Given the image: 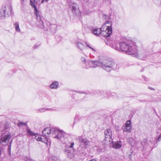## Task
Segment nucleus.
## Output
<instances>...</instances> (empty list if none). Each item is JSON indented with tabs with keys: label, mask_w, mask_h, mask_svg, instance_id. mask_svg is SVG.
Masks as SVG:
<instances>
[{
	"label": "nucleus",
	"mask_w": 161,
	"mask_h": 161,
	"mask_svg": "<svg viewBox=\"0 0 161 161\" xmlns=\"http://www.w3.org/2000/svg\"><path fill=\"white\" fill-rule=\"evenodd\" d=\"M88 65L86 64L85 66L87 69L91 67H96L100 66L108 72H110L113 69L115 65V63L112 59L103 57L99 59V62L97 61L89 60L87 61Z\"/></svg>",
	"instance_id": "f257e3e1"
},
{
	"label": "nucleus",
	"mask_w": 161,
	"mask_h": 161,
	"mask_svg": "<svg viewBox=\"0 0 161 161\" xmlns=\"http://www.w3.org/2000/svg\"><path fill=\"white\" fill-rule=\"evenodd\" d=\"M120 51L125 52L126 54L131 55L134 57L139 58L137 53V50L135 43L132 42L128 43L125 42H120L119 43Z\"/></svg>",
	"instance_id": "f03ea898"
},
{
	"label": "nucleus",
	"mask_w": 161,
	"mask_h": 161,
	"mask_svg": "<svg viewBox=\"0 0 161 161\" xmlns=\"http://www.w3.org/2000/svg\"><path fill=\"white\" fill-rule=\"evenodd\" d=\"M12 9V6L9 3L3 5L0 9V19L8 17L11 14Z\"/></svg>",
	"instance_id": "7ed1b4c3"
},
{
	"label": "nucleus",
	"mask_w": 161,
	"mask_h": 161,
	"mask_svg": "<svg viewBox=\"0 0 161 161\" xmlns=\"http://www.w3.org/2000/svg\"><path fill=\"white\" fill-rule=\"evenodd\" d=\"M74 144V142L71 143L69 146H65L64 150L65 154L67 155V157L69 159L73 158L75 155L73 147Z\"/></svg>",
	"instance_id": "20e7f679"
},
{
	"label": "nucleus",
	"mask_w": 161,
	"mask_h": 161,
	"mask_svg": "<svg viewBox=\"0 0 161 161\" xmlns=\"http://www.w3.org/2000/svg\"><path fill=\"white\" fill-rule=\"evenodd\" d=\"M105 24H106V25L108 24V25L105 29V27L103 28L101 32V35L104 37H108L111 35L112 32V23L111 21H108Z\"/></svg>",
	"instance_id": "39448f33"
},
{
	"label": "nucleus",
	"mask_w": 161,
	"mask_h": 161,
	"mask_svg": "<svg viewBox=\"0 0 161 161\" xmlns=\"http://www.w3.org/2000/svg\"><path fill=\"white\" fill-rule=\"evenodd\" d=\"M69 7L72 11L73 14L77 16L81 15V12L79 9V7L78 5L75 3L69 4Z\"/></svg>",
	"instance_id": "423d86ee"
},
{
	"label": "nucleus",
	"mask_w": 161,
	"mask_h": 161,
	"mask_svg": "<svg viewBox=\"0 0 161 161\" xmlns=\"http://www.w3.org/2000/svg\"><path fill=\"white\" fill-rule=\"evenodd\" d=\"M55 131H54L53 134V137L54 138L61 140L64 137L65 133L61 130H59L55 127Z\"/></svg>",
	"instance_id": "0eeeda50"
},
{
	"label": "nucleus",
	"mask_w": 161,
	"mask_h": 161,
	"mask_svg": "<svg viewBox=\"0 0 161 161\" xmlns=\"http://www.w3.org/2000/svg\"><path fill=\"white\" fill-rule=\"evenodd\" d=\"M11 137V136L9 134L2 136L0 139V144L2 146H6Z\"/></svg>",
	"instance_id": "6e6552de"
},
{
	"label": "nucleus",
	"mask_w": 161,
	"mask_h": 161,
	"mask_svg": "<svg viewBox=\"0 0 161 161\" xmlns=\"http://www.w3.org/2000/svg\"><path fill=\"white\" fill-rule=\"evenodd\" d=\"M105 135L104 140L105 141L111 142H112V132L110 129H107L104 131Z\"/></svg>",
	"instance_id": "1a4fd4ad"
},
{
	"label": "nucleus",
	"mask_w": 161,
	"mask_h": 161,
	"mask_svg": "<svg viewBox=\"0 0 161 161\" xmlns=\"http://www.w3.org/2000/svg\"><path fill=\"white\" fill-rule=\"evenodd\" d=\"M55 127H52L50 128L47 127L45 128L42 131V134L45 136H47L50 134H53L54 131H55Z\"/></svg>",
	"instance_id": "9d476101"
},
{
	"label": "nucleus",
	"mask_w": 161,
	"mask_h": 161,
	"mask_svg": "<svg viewBox=\"0 0 161 161\" xmlns=\"http://www.w3.org/2000/svg\"><path fill=\"white\" fill-rule=\"evenodd\" d=\"M107 25L106 24H103L102 27L100 28H92V32L97 36H99L100 34L101 35V32L104 27H106Z\"/></svg>",
	"instance_id": "9b49d317"
},
{
	"label": "nucleus",
	"mask_w": 161,
	"mask_h": 161,
	"mask_svg": "<svg viewBox=\"0 0 161 161\" xmlns=\"http://www.w3.org/2000/svg\"><path fill=\"white\" fill-rule=\"evenodd\" d=\"M113 143V147L115 149H119L122 146L121 142L120 141L113 142L112 141L111 142Z\"/></svg>",
	"instance_id": "f8f14e48"
},
{
	"label": "nucleus",
	"mask_w": 161,
	"mask_h": 161,
	"mask_svg": "<svg viewBox=\"0 0 161 161\" xmlns=\"http://www.w3.org/2000/svg\"><path fill=\"white\" fill-rule=\"evenodd\" d=\"M57 28V25H56L52 24H50L48 28L51 32L53 33H54L56 32Z\"/></svg>",
	"instance_id": "ddd939ff"
},
{
	"label": "nucleus",
	"mask_w": 161,
	"mask_h": 161,
	"mask_svg": "<svg viewBox=\"0 0 161 161\" xmlns=\"http://www.w3.org/2000/svg\"><path fill=\"white\" fill-rule=\"evenodd\" d=\"M86 148L82 146V145L80 144L79 147H78V153L81 155L84 154L85 149Z\"/></svg>",
	"instance_id": "4468645a"
},
{
	"label": "nucleus",
	"mask_w": 161,
	"mask_h": 161,
	"mask_svg": "<svg viewBox=\"0 0 161 161\" xmlns=\"http://www.w3.org/2000/svg\"><path fill=\"white\" fill-rule=\"evenodd\" d=\"M37 24L38 27L40 28L44 29L45 26L44 25V23L42 20L41 18L37 19Z\"/></svg>",
	"instance_id": "2eb2a0df"
},
{
	"label": "nucleus",
	"mask_w": 161,
	"mask_h": 161,
	"mask_svg": "<svg viewBox=\"0 0 161 161\" xmlns=\"http://www.w3.org/2000/svg\"><path fill=\"white\" fill-rule=\"evenodd\" d=\"M58 82L57 81H54L50 85V88L51 89H57L58 86Z\"/></svg>",
	"instance_id": "dca6fc26"
},
{
	"label": "nucleus",
	"mask_w": 161,
	"mask_h": 161,
	"mask_svg": "<svg viewBox=\"0 0 161 161\" xmlns=\"http://www.w3.org/2000/svg\"><path fill=\"white\" fill-rule=\"evenodd\" d=\"M79 141L80 142V144L82 145V146L84 147L85 148L86 146L88 144V142L86 139H82L80 138H79Z\"/></svg>",
	"instance_id": "f3484780"
},
{
	"label": "nucleus",
	"mask_w": 161,
	"mask_h": 161,
	"mask_svg": "<svg viewBox=\"0 0 161 161\" xmlns=\"http://www.w3.org/2000/svg\"><path fill=\"white\" fill-rule=\"evenodd\" d=\"M76 45L81 50L83 49L85 47L83 43L80 41H77L76 42Z\"/></svg>",
	"instance_id": "a211bd4d"
},
{
	"label": "nucleus",
	"mask_w": 161,
	"mask_h": 161,
	"mask_svg": "<svg viewBox=\"0 0 161 161\" xmlns=\"http://www.w3.org/2000/svg\"><path fill=\"white\" fill-rule=\"evenodd\" d=\"M110 47L114 48L115 50L118 51H120V48H119L117 45V43L115 42H112L110 44Z\"/></svg>",
	"instance_id": "6ab92c4d"
},
{
	"label": "nucleus",
	"mask_w": 161,
	"mask_h": 161,
	"mask_svg": "<svg viewBox=\"0 0 161 161\" xmlns=\"http://www.w3.org/2000/svg\"><path fill=\"white\" fill-rule=\"evenodd\" d=\"M14 25L15 27V31L18 32L20 31V29L19 27V23L17 22L14 24Z\"/></svg>",
	"instance_id": "aec40b11"
},
{
	"label": "nucleus",
	"mask_w": 161,
	"mask_h": 161,
	"mask_svg": "<svg viewBox=\"0 0 161 161\" xmlns=\"http://www.w3.org/2000/svg\"><path fill=\"white\" fill-rule=\"evenodd\" d=\"M98 92L100 93L101 95H102L103 93H105L106 95V97H107L110 94V92L109 91H98ZM104 97H106V96H104Z\"/></svg>",
	"instance_id": "412c9836"
},
{
	"label": "nucleus",
	"mask_w": 161,
	"mask_h": 161,
	"mask_svg": "<svg viewBox=\"0 0 161 161\" xmlns=\"http://www.w3.org/2000/svg\"><path fill=\"white\" fill-rule=\"evenodd\" d=\"M54 109L52 108H41L38 109L37 110V111L40 112H43L46 111L50 110L51 111L53 110Z\"/></svg>",
	"instance_id": "4be33fe9"
},
{
	"label": "nucleus",
	"mask_w": 161,
	"mask_h": 161,
	"mask_svg": "<svg viewBox=\"0 0 161 161\" xmlns=\"http://www.w3.org/2000/svg\"><path fill=\"white\" fill-rule=\"evenodd\" d=\"M26 131L28 134L31 136H34L36 135V134L33 132L30 129L27 128Z\"/></svg>",
	"instance_id": "5701e85b"
},
{
	"label": "nucleus",
	"mask_w": 161,
	"mask_h": 161,
	"mask_svg": "<svg viewBox=\"0 0 161 161\" xmlns=\"http://www.w3.org/2000/svg\"><path fill=\"white\" fill-rule=\"evenodd\" d=\"M2 127H3V129H0L1 132L3 131L8 129L9 128V126L8 124H4V125L3 126V127H2Z\"/></svg>",
	"instance_id": "b1692460"
},
{
	"label": "nucleus",
	"mask_w": 161,
	"mask_h": 161,
	"mask_svg": "<svg viewBox=\"0 0 161 161\" xmlns=\"http://www.w3.org/2000/svg\"><path fill=\"white\" fill-rule=\"evenodd\" d=\"M124 130V131H126L127 132H130L131 131V127L125 126Z\"/></svg>",
	"instance_id": "393cba45"
},
{
	"label": "nucleus",
	"mask_w": 161,
	"mask_h": 161,
	"mask_svg": "<svg viewBox=\"0 0 161 161\" xmlns=\"http://www.w3.org/2000/svg\"><path fill=\"white\" fill-rule=\"evenodd\" d=\"M34 10L35 14L36 16L37 19L41 18L40 15L39 13L38 12L37 8H36V10L34 9Z\"/></svg>",
	"instance_id": "a878e982"
},
{
	"label": "nucleus",
	"mask_w": 161,
	"mask_h": 161,
	"mask_svg": "<svg viewBox=\"0 0 161 161\" xmlns=\"http://www.w3.org/2000/svg\"><path fill=\"white\" fill-rule=\"evenodd\" d=\"M82 13L86 15H88L90 13L89 10L85 8H83L82 11Z\"/></svg>",
	"instance_id": "bb28decb"
},
{
	"label": "nucleus",
	"mask_w": 161,
	"mask_h": 161,
	"mask_svg": "<svg viewBox=\"0 0 161 161\" xmlns=\"http://www.w3.org/2000/svg\"><path fill=\"white\" fill-rule=\"evenodd\" d=\"M27 125V123H23V122H20L19 123L17 124V126L19 127H21L23 126H25Z\"/></svg>",
	"instance_id": "cd10ccee"
},
{
	"label": "nucleus",
	"mask_w": 161,
	"mask_h": 161,
	"mask_svg": "<svg viewBox=\"0 0 161 161\" xmlns=\"http://www.w3.org/2000/svg\"><path fill=\"white\" fill-rule=\"evenodd\" d=\"M52 161H60V159L57 157L53 156L52 157Z\"/></svg>",
	"instance_id": "c85d7f7f"
},
{
	"label": "nucleus",
	"mask_w": 161,
	"mask_h": 161,
	"mask_svg": "<svg viewBox=\"0 0 161 161\" xmlns=\"http://www.w3.org/2000/svg\"><path fill=\"white\" fill-rule=\"evenodd\" d=\"M30 2L31 3V6H32V7H33L34 9H36V8H37L36 7V6L35 3L33 2V1H32L31 0H30Z\"/></svg>",
	"instance_id": "c756f323"
},
{
	"label": "nucleus",
	"mask_w": 161,
	"mask_h": 161,
	"mask_svg": "<svg viewBox=\"0 0 161 161\" xmlns=\"http://www.w3.org/2000/svg\"><path fill=\"white\" fill-rule=\"evenodd\" d=\"M41 136L37 135L35 136V138L36 140L40 141L41 139Z\"/></svg>",
	"instance_id": "7c9ffc66"
},
{
	"label": "nucleus",
	"mask_w": 161,
	"mask_h": 161,
	"mask_svg": "<svg viewBox=\"0 0 161 161\" xmlns=\"http://www.w3.org/2000/svg\"><path fill=\"white\" fill-rule=\"evenodd\" d=\"M125 126H129H129L131 127V121L130 120H128L126 122Z\"/></svg>",
	"instance_id": "2f4dec72"
},
{
	"label": "nucleus",
	"mask_w": 161,
	"mask_h": 161,
	"mask_svg": "<svg viewBox=\"0 0 161 161\" xmlns=\"http://www.w3.org/2000/svg\"><path fill=\"white\" fill-rule=\"evenodd\" d=\"M84 43H85L86 46L88 47H89L93 51H95V49L93 48H92V47H91L88 44H87L86 42H84Z\"/></svg>",
	"instance_id": "473e14b6"
},
{
	"label": "nucleus",
	"mask_w": 161,
	"mask_h": 161,
	"mask_svg": "<svg viewBox=\"0 0 161 161\" xmlns=\"http://www.w3.org/2000/svg\"><path fill=\"white\" fill-rule=\"evenodd\" d=\"M81 62H82V63H84V64H86V61L85 59V58L83 57H82L81 58ZM87 65H88L87 64H86Z\"/></svg>",
	"instance_id": "72a5a7b5"
},
{
	"label": "nucleus",
	"mask_w": 161,
	"mask_h": 161,
	"mask_svg": "<svg viewBox=\"0 0 161 161\" xmlns=\"http://www.w3.org/2000/svg\"><path fill=\"white\" fill-rule=\"evenodd\" d=\"M147 142V139L143 140L141 142V144L143 146H145Z\"/></svg>",
	"instance_id": "f704fd0d"
},
{
	"label": "nucleus",
	"mask_w": 161,
	"mask_h": 161,
	"mask_svg": "<svg viewBox=\"0 0 161 161\" xmlns=\"http://www.w3.org/2000/svg\"><path fill=\"white\" fill-rule=\"evenodd\" d=\"M46 139L44 137H43V138H42L41 137V139L40 140V141H41L42 142H46Z\"/></svg>",
	"instance_id": "c9c22d12"
},
{
	"label": "nucleus",
	"mask_w": 161,
	"mask_h": 161,
	"mask_svg": "<svg viewBox=\"0 0 161 161\" xmlns=\"http://www.w3.org/2000/svg\"><path fill=\"white\" fill-rule=\"evenodd\" d=\"M84 1L86 3H92L91 0H84Z\"/></svg>",
	"instance_id": "e433bc0d"
},
{
	"label": "nucleus",
	"mask_w": 161,
	"mask_h": 161,
	"mask_svg": "<svg viewBox=\"0 0 161 161\" xmlns=\"http://www.w3.org/2000/svg\"><path fill=\"white\" fill-rule=\"evenodd\" d=\"M29 157L25 156L23 160L25 161H27Z\"/></svg>",
	"instance_id": "4c0bfd02"
},
{
	"label": "nucleus",
	"mask_w": 161,
	"mask_h": 161,
	"mask_svg": "<svg viewBox=\"0 0 161 161\" xmlns=\"http://www.w3.org/2000/svg\"><path fill=\"white\" fill-rule=\"evenodd\" d=\"M11 146L10 145H9L8 146V151H11Z\"/></svg>",
	"instance_id": "58836bf2"
},
{
	"label": "nucleus",
	"mask_w": 161,
	"mask_h": 161,
	"mask_svg": "<svg viewBox=\"0 0 161 161\" xmlns=\"http://www.w3.org/2000/svg\"><path fill=\"white\" fill-rule=\"evenodd\" d=\"M27 161H33V159L29 157Z\"/></svg>",
	"instance_id": "ea45409f"
},
{
	"label": "nucleus",
	"mask_w": 161,
	"mask_h": 161,
	"mask_svg": "<svg viewBox=\"0 0 161 161\" xmlns=\"http://www.w3.org/2000/svg\"><path fill=\"white\" fill-rule=\"evenodd\" d=\"M148 88L151 89V90H155V89L153 88H152V87H148Z\"/></svg>",
	"instance_id": "a19ab883"
},
{
	"label": "nucleus",
	"mask_w": 161,
	"mask_h": 161,
	"mask_svg": "<svg viewBox=\"0 0 161 161\" xmlns=\"http://www.w3.org/2000/svg\"><path fill=\"white\" fill-rule=\"evenodd\" d=\"M24 0H21V3L22 4H23L24 2Z\"/></svg>",
	"instance_id": "79ce46f5"
},
{
	"label": "nucleus",
	"mask_w": 161,
	"mask_h": 161,
	"mask_svg": "<svg viewBox=\"0 0 161 161\" xmlns=\"http://www.w3.org/2000/svg\"><path fill=\"white\" fill-rule=\"evenodd\" d=\"M38 45H35L34 47V48H36Z\"/></svg>",
	"instance_id": "37998d69"
},
{
	"label": "nucleus",
	"mask_w": 161,
	"mask_h": 161,
	"mask_svg": "<svg viewBox=\"0 0 161 161\" xmlns=\"http://www.w3.org/2000/svg\"><path fill=\"white\" fill-rule=\"evenodd\" d=\"M144 78L145 80H146V81H147V78H145V77H144Z\"/></svg>",
	"instance_id": "c03bdc74"
},
{
	"label": "nucleus",
	"mask_w": 161,
	"mask_h": 161,
	"mask_svg": "<svg viewBox=\"0 0 161 161\" xmlns=\"http://www.w3.org/2000/svg\"><path fill=\"white\" fill-rule=\"evenodd\" d=\"M8 152H9V156H11V151H8Z\"/></svg>",
	"instance_id": "a18cd8bd"
},
{
	"label": "nucleus",
	"mask_w": 161,
	"mask_h": 161,
	"mask_svg": "<svg viewBox=\"0 0 161 161\" xmlns=\"http://www.w3.org/2000/svg\"><path fill=\"white\" fill-rule=\"evenodd\" d=\"M80 92V93H86V92H85L83 91L81 92Z\"/></svg>",
	"instance_id": "49530a36"
},
{
	"label": "nucleus",
	"mask_w": 161,
	"mask_h": 161,
	"mask_svg": "<svg viewBox=\"0 0 161 161\" xmlns=\"http://www.w3.org/2000/svg\"><path fill=\"white\" fill-rule=\"evenodd\" d=\"M12 141H10V144H9V145H10V146H11V143H12Z\"/></svg>",
	"instance_id": "de8ad7c7"
},
{
	"label": "nucleus",
	"mask_w": 161,
	"mask_h": 161,
	"mask_svg": "<svg viewBox=\"0 0 161 161\" xmlns=\"http://www.w3.org/2000/svg\"><path fill=\"white\" fill-rule=\"evenodd\" d=\"M119 127L118 126L116 127V130H117V129H119Z\"/></svg>",
	"instance_id": "09e8293b"
}]
</instances>
